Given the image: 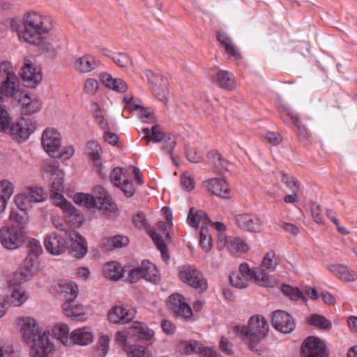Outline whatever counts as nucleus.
Instances as JSON below:
<instances>
[{"label":"nucleus","mask_w":357,"mask_h":357,"mask_svg":"<svg viewBox=\"0 0 357 357\" xmlns=\"http://www.w3.org/2000/svg\"><path fill=\"white\" fill-rule=\"evenodd\" d=\"M99 196L94 197L89 194L77 192L73 197V201L76 204L83 206L88 209L98 208L102 211L106 216L114 213L116 209V205L112 202L111 197L105 189L98 187Z\"/></svg>","instance_id":"nucleus-5"},{"label":"nucleus","mask_w":357,"mask_h":357,"mask_svg":"<svg viewBox=\"0 0 357 357\" xmlns=\"http://www.w3.org/2000/svg\"><path fill=\"white\" fill-rule=\"evenodd\" d=\"M229 251L232 254L245 253L249 250L248 245L240 238H231L227 240Z\"/></svg>","instance_id":"nucleus-40"},{"label":"nucleus","mask_w":357,"mask_h":357,"mask_svg":"<svg viewBox=\"0 0 357 357\" xmlns=\"http://www.w3.org/2000/svg\"><path fill=\"white\" fill-rule=\"evenodd\" d=\"M24 341L30 344V357H52L54 354L49 333H42L36 321L30 317H24Z\"/></svg>","instance_id":"nucleus-2"},{"label":"nucleus","mask_w":357,"mask_h":357,"mask_svg":"<svg viewBox=\"0 0 357 357\" xmlns=\"http://www.w3.org/2000/svg\"><path fill=\"white\" fill-rule=\"evenodd\" d=\"M144 74L151 85L153 95L160 100L165 101L169 93L168 80L160 73H155L151 70H145Z\"/></svg>","instance_id":"nucleus-12"},{"label":"nucleus","mask_w":357,"mask_h":357,"mask_svg":"<svg viewBox=\"0 0 357 357\" xmlns=\"http://www.w3.org/2000/svg\"><path fill=\"white\" fill-rule=\"evenodd\" d=\"M87 151L90 160L93 162L95 166L100 168L102 163L100 155L101 151V147L100 144L95 141L89 142L87 143Z\"/></svg>","instance_id":"nucleus-39"},{"label":"nucleus","mask_w":357,"mask_h":357,"mask_svg":"<svg viewBox=\"0 0 357 357\" xmlns=\"http://www.w3.org/2000/svg\"><path fill=\"white\" fill-rule=\"evenodd\" d=\"M22 269L19 268L13 273L8 280V294L5 303L10 305L20 306L22 304Z\"/></svg>","instance_id":"nucleus-8"},{"label":"nucleus","mask_w":357,"mask_h":357,"mask_svg":"<svg viewBox=\"0 0 357 357\" xmlns=\"http://www.w3.org/2000/svg\"><path fill=\"white\" fill-rule=\"evenodd\" d=\"M279 264L278 258L274 251H268L264 257L261 265L262 266L271 271H274Z\"/></svg>","instance_id":"nucleus-46"},{"label":"nucleus","mask_w":357,"mask_h":357,"mask_svg":"<svg viewBox=\"0 0 357 357\" xmlns=\"http://www.w3.org/2000/svg\"><path fill=\"white\" fill-rule=\"evenodd\" d=\"M199 244L203 250L208 252L212 247V240L211 236L208 233V229L202 226L200 229Z\"/></svg>","instance_id":"nucleus-50"},{"label":"nucleus","mask_w":357,"mask_h":357,"mask_svg":"<svg viewBox=\"0 0 357 357\" xmlns=\"http://www.w3.org/2000/svg\"><path fill=\"white\" fill-rule=\"evenodd\" d=\"M178 276L182 282L200 291L207 289V282L202 273L192 266H183Z\"/></svg>","instance_id":"nucleus-10"},{"label":"nucleus","mask_w":357,"mask_h":357,"mask_svg":"<svg viewBox=\"0 0 357 357\" xmlns=\"http://www.w3.org/2000/svg\"><path fill=\"white\" fill-rule=\"evenodd\" d=\"M63 192L51 194L52 198L56 206H59L66 214L70 217H75L79 225L82 223V217L78 211L64 198Z\"/></svg>","instance_id":"nucleus-22"},{"label":"nucleus","mask_w":357,"mask_h":357,"mask_svg":"<svg viewBox=\"0 0 357 357\" xmlns=\"http://www.w3.org/2000/svg\"><path fill=\"white\" fill-rule=\"evenodd\" d=\"M282 293L289 296L291 300L297 301L301 296V292L297 288H294L289 284H282L281 287Z\"/></svg>","instance_id":"nucleus-57"},{"label":"nucleus","mask_w":357,"mask_h":357,"mask_svg":"<svg viewBox=\"0 0 357 357\" xmlns=\"http://www.w3.org/2000/svg\"><path fill=\"white\" fill-rule=\"evenodd\" d=\"M59 291L66 301H74L78 294V287L73 281H61L59 283Z\"/></svg>","instance_id":"nucleus-31"},{"label":"nucleus","mask_w":357,"mask_h":357,"mask_svg":"<svg viewBox=\"0 0 357 357\" xmlns=\"http://www.w3.org/2000/svg\"><path fill=\"white\" fill-rule=\"evenodd\" d=\"M287 115L290 118L291 122L298 128V137L301 142L307 143L309 142V132L307 129L302 124L298 115L293 112L288 111Z\"/></svg>","instance_id":"nucleus-37"},{"label":"nucleus","mask_w":357,"mask_h":357,"mask_svg":"<svg viewBox=\"0 0 357 357\" xmlns=\"http://www.w3.org/2000/svg\"><path fill=\"white\" fill-rule=\"evenodd\" d=\"M42 169L45 174L50 175L59 176L62 174L61 170L59 169V162L54 160H49L43 164Z\"/></svg>","instance_id":"nucleus-48"},{"label":"nucleus","mask_w":357,"mask_h":357,"mask_svg":"<svg viewBox=\"0 0 357 357\" xmlns=\"http://www.w3.org/2000/svg\"><path fill=\"white\" fill-rule=\"evenodd\" d=\"M151 135L148 142L145 143V146H149L151 142L158 143L165 139V134L162 130L161 127L155 124L151 127Z\"/></svg>","instance_id":"nucleus-51"},{"label":"nucleus","mask_w":357,"mask_h":357,"mask_svg":"<svg viewBox=\"0 0 357 357\" xmlns=\"http://www.w3.org/2000/svg\"><path fill=\"white\" fill-rule=\"evenodd\" d=\"M105 273L110 280H118L123 276V269L119 263L111 261L107 264Z\"/></svg>","instance_id":"nucleus-42"},{"label":"nucleus","mask_w":357,"mask_h":357,"mask_svg":"<svg viewBox=\"0 0 357 357\" xmlns=\"http://www.w3.org/2000/svg\"><path fill=\"white\" fill-rule=\"evenodd\" d=\"M167 307L177 317L189 319L192 315L190 306L180 294H173L169 296Z\"/></svg>","instance_id":"nucleus-16"},{"label":"nucleus","mask_w":357,"mask_h":357,"mask_svg":"<svg viewBox=\"0 0 357 357\" xmlns=\"http://www.w3.org/2000/svg\"><path fill=\"white\" fill-rule=\"evenodd\" d=\"M100 61L91 54H85L79 57L75 61L77 70L83 73H87L97 68Z\"/></svg>","instance_id":"nucleus-25"},{"label":"nucleus","mask_w":357,"mask_h":357,"mask_svg":"<svg viewBox=\"0 0 357 357\" xmlns=\"http://www.w3.org/2000/svg\"><path fill=\"white\" fill-rule=\"evenodd\" d=\"M112 59L121 68H128L132 66L130 56L124 53H116L112 56Z\"/></svg>","instance_id":"nucleus-54"},{"label":"nucleus","mask_w":357,"mask_h":357,"mask_svg":"<svg viewBox=\"0 0 357 357\" xmlns=\"http://www.w3.org/2000/svg\"><path fill=\"white\" fill-rule=\"evenodd\" d=\"M307 323L310 325L321 329L328 330L332 327V324L329 320H328L325 317L317 314H311L307 319Z\"/></svg>","instance_id":"nucleus-44"},{"label":"nucleus","mask_w":357,"mask_h":357,"mask_svg":"<svg viewBox=\"0 0 357 357\" xmlns=\"http://www.w3.org/2000/svg\"><path fill=\"white\" fill-rule=\"evenodd\" d=\"M108 248H120L129 243V238L123 235H116L107 240Z\"/></svg>","instance_id":"nucleus-49"},{"label":"nucleus","mask_w":357,"mask_h":357,"mask_svg":"<svg viewBox=\"0 0 357 357\" xmlns=\"http://www.w3.org/2000/svg\"><path fill=\"white\" fill-rule=\"evenodd\" d=\"M135 314L133 310H126L123 306L115 305L109 311L108 319L114 324H126L134 318Z\"/></svg>","instance_id":"nucleus-21"},{"label":"nucleus","mask_w":357,"mask_h":357,"mask_svg":"<svg viewBox=\"0 0 357 357\" xmlns=\"http://www.w3.org/2000/svg\"><path fill=\"white\" fill-rule=\"evenodd\" d=\"M234 331L237 336L245 342L249 349L259 356L266 355V349L261 345V341L265 335L250 333L245 325H238L234 327Z\"/></svg>","instance_id":"nucleus-9"},{"label":"nucleus","mask_w":357,"mask_h":357,"mask_svg":"<svg viewBox=\"0 0 357 357\" xmlns=\"http://www.w3.org/2000/svg\"><path fill=\"white\" fill-rule=\"evenodd\" d=\"M187 220L188 224L195 228H197L200 222H203L205 225L211 223L209 217L204 211L199 210L193 213V208L190 209Z\"/></svg>","instance_id":"nucleus-36"},{"label":"nucleus","mask_w":357,"mask_h":357,"mask_svg":"<svg viewBox=\"0 0 357 357\" xmlns=\"http://www.w3.org/2000/svg\"><path fill=\"white\" fill-rule=\"evenodd\" d=\"M142 267L144 271V279L153 282L159 280V271L155 266L148 260H143Z\"/></svg>","instance_id":"nucleus-41"},{"label":"nucleus","mask_w":357,"mask_h":357,"mask_svg":"<svg viewBox=\"0 0 357 357\" xmlns=\"http://www.w3.org/2000/svg\"><path fill=\"white\" fill-rule=\"evenodd\" d=\"M213 81L217 86L224 89L232 90L234 86V77L227 70H218L214 75Z\"/></svg>","instance_id":"nucleus-29"},{"label":"nucleus","mask_w":357,"mask_h":357,"mask_svg":"<svg viewBox=\"0 0 357 357\" xmlns=\"http://www.w3.org/2000/svg\"><path fill=\"white\" fill-rule=\"evenodd\" d=\"M176 144V140L174 136H169L167 139H165L163 144V149L168 153L173 162L176 165L177 162L175 160L174 157L173 156V150Z\"/></svg>","instance_id":"nucleus-56"},{"label":"nucleus","mask_w":357,"mask_h":357,"mask_svg":"<svg viewBox=\"0 0 357 357\" xmlns=\"http://www.w3.org/2000/svg\"><path fill=\"white\" fill-rule=\"evenodd\" d=\"M42 145L47 153L52 158H56V153L61 146L60 133L54 128H46L42 135Z\"/></svg>","instance_id":"nucleus-15"},{"label":"nucleus","mask_w":357,"mask_h":357,"mask_svg":"<svg viewBox=\"0 0 357 357\" xmlns=\"http://www.w3.org/2000/svg\"><path fill=\"white\" fill-rule=\"evenodd\" d=\"M214 166L217 172L224 174L229 170V162L222 158L219 153H214Z\"/></svg>","instance_id":"nucleus-53"},{"label":"nucleus","mask_w":357,"mask_h":357,"mask_svg":"<svg viewBox=\"0 0 357 357\" xmlns=\"http://www.w3.org/2000/svg\"><path fill=\"white\" fill-rule=\"evenodd\" d=\"M131 328L136 331V335L141 341L149 342L154 335V331L144 324L136 321Z\"/></svg>","instance_id":"nucleus-38"},{"label":"nucleus","mask_w":357,"mask_h":357,"mask_svg":"<svg viewBox=\"0 0 357 357\" xmlns=\"http://www.w3.org/2000/svg\"><path fill=\"white\" fill-rule=\"evenodd\" d=\"M64 314L72 319H77L85 315L86 309L80 304H75L74 301H65L62 305Z\"/></svg>","instance_id":"nucleus-32"},{"label":"nucleus","mask_w":357,"mask_h":357,"mask_svg":"<svg viewBox=\"0 0 357 357\" xmlns=\"http://www.w3.org/2000/svg\"><path fill=\"white\" fill-rule=\"evenodd\" d=\"M54 28L51 16L30 10L24 14V41L33 45L42 52H54V47L45 42Z\"/></svg>","instance_id":"nucleus-1"},{"label":"nucleus","mask_w":357,"mask_h":357,"mask_svg":"<svg viewBox=\"0 0 357 357\" xmlns=\"http://www.w3.org/2000/svg\"><path fill=\"white\" fill-rule=\"evenodd\" d=\"M54 336L65 346L71 345V333L69 334V328L65 324H59L53 328Z\"/></svg>","instance_id":"nucleus-35"},{"label":"nucleus","mask_w":357,"mask_h":357,"mask_svg":"<svg viewBox=\"0 0 357 357\" xmlns=\"http://www.w3.org/2000/svg\"><path fill=\"white\" fill-rule=\"evenodd\" d=\"M70 237L73 242L71 245V253L77 258L83 257L87 252V245L85 239L76 231L70 233Z\"/></svg>","instance_id":"nucleus-23"},{"label":"nucleus","mask_w":357,"mask_h":357,"mask_svg":"<svg viewBox=\"0 0 357 357\" xmlns=\"http://www.w3.org/2000/svg\"><path fill=\"white\" fill-rule=\"evenodd\" d=\"M217 40L229 56L233 57L235 60L241 59V54L238 49L234 45L231 38L225 33L218 31L217 33Z\"/></svg>","instance_id":"nucleus-24"},{"label":"nucleus","mask_w":357,"mask_h":357,"mask_svg":"<svg viewBox=\"0 0 357 357\" xmlns=\"http://www.w3.org/2000/svg\"><path fill=\"white\" fill-rule=\"evenodd\" d=\"M229 280L230 284L236 288L243 289L249 285L251 280L261 287H274L275 279L259 268H250L247 263L240 264L238 271L232 272Z\"/></svg>","instance_id":"nucleus-4"},{"label":"nucleus","mask_w":357,"mask_h":357,"mask_svg":"<svg viewBox=\"0 0 357 357\" xmlns=\"http://www.w3.org/2000/svg\"><path fill=\"white\" fill-rule=\"evenodd\" d=\"M144 273L142 263L140 266L135 267V268H132L131 271H130L128 280L131 283L137 282L141 278H144Z\"/></svg>","instance_id":"nucleus-58"},{"label":"nucleus","mask_w":357,"mask_h":357,"mask_svg":"<svg viewBox=\"0 0 357 357\" xmlns=\"http://www.w3.org/2000/svg\"><path fill=\"white\" fill-rule=\"evenodd\" d=\"M93 117L95 119L96 123L98 125V126L102 129L106 130L108 128V123L105 119L104 116L102 114V112L99 108L95 109L93 112Z\"/></svg>","instance_id":"nucleus-64"},{"label":"nucleus","mask_w":357,"mask_h":357,"mask_svg":"<svg viewBox=\"0 0 357 357\" xmlns=\"http://www.w3.org/2000/svg\"><path fill=\"white\" fill-rule=\"evenodd\" d=\"M41 102L35 94H30L24 91V115H31L40 110Z\"/></svg>","instance_id":"nucleus-33"},{"label":"nucleus","mask_w":357,"mask_h":357,"mask_svg":"<svg viewBox=\"0 0 357 357\" xmlns=\"http://www.w3.org/2000/svg\"><path fill=\"white\" fill-rule=\"evenodd\" d=\"M236 221L241 229L248 231L259 232L262 229L261 220L254 214H239L236 215Z\"/></svg>","instance_id":"nucleus-18"},{"label":"nucleus","mask_w":357,"mask_h":357,"mask_svg":"<svg viewBox=\"0 0 357 357\" xmlns=\"http://www.w3.org/2000/svg\"><path fill=\"white\" fill-rule=\"evenodd\" d=\"M185 156L190 162L195 163L200 162L202 158V153L193 146H185Z\"/></svg>","instance_id":"nucleus-55"},{"label":"nucleus","mask_w":357,"mask_h":357,"mask_svg":"<svg viewBox=\"0 0 357 357\" xmlns=\"http://www.w3.org/2000/svg\"><path fill=\"white\" fill-rule=\"evenodd\" d=\"M64 190V186H63V180L61 176H58L54 178V181L52 183L51 185V194H54L56 192L60 193L63 192Z\"/></svg>","instance_id":"nucleus-63"},{"label":"nucleus","mask_w":357,"mask_h":357,"mask_svg":"<svg viewBox=\"0 0 357 357\" xmlns=\"http://www.w3.org/2000/svg\"><path fill=\"white\" fill-rule=\"evenodd\" d=\"M331 272L344 282H354L357 279L356 273L347 266L342 264H332L328 267Z\"/></svg>","instance_id":"nucleus-30"},{"label":"nucleus","mask_w":357,"mask_h":357,"mask_svg":"<svg viewBox=\"0 0 357 357\" xmlns=\"http://www.w3.org/2000/svg\"><path fill=\"white\" fill-rule=\"evenodd\" d=\"M0 191L2 193L0 194V195L3 196L6 201V199H9L13 193V185L7 180L1 181L0 183Z\"/></svg>","instance_id":"nucleus-60"},{"label":"nucleus","mask_w":357,"mask_h":357,"mask_svg":"<svg viewBox=\"0 0 357 357\" xmlns=\"http://www.w3.org/2000/svg\"><path fill=\"white\" fill-rule=\"evenodd\" d=\"M100 79L106 87L116 92L124 93L128 89V86L125 81L120 78H113L109 73H101Z\"/></svg>","instance_id":"nucleus-26"},{"label":"nucleus","mask_w":357,"mask_h":357,"mask_svg":"<svg viewBox=\"0 0 357 357\" xmlns=\"http://www.w3.org/2000/svg\"><path fill=\"white\" fill-rule=\"evenodd\" d=\"M245 326L248 328L250 333L265 335L269 328L266 319L260 314L252 316L248 321V325Z\"/></svg>","instance_id":"nucleus-27"},{"label":"nucleus","mask_w":357,"mask_h":357,"mask_svg":"<svg viewBox=\"0 0 357 357\" xmlns=\"http://www.w3.org/2000/svg\"><path fill=\"white\" fill-rule=\"evenodd\" d=\"M28 255L24 259V281L29 280L40 269L38 257L42 253V247L39 241L35 238H25Z\"/></svg>","instance_id":"nucleus-6"},{"label":"nucleus","mask_w":357,"mask_h":357,"mask_svg":"<svg viewBox=\"0 0 357 357\" xmlns=\"http://www.w3.org/2000/svg\"><path fill=\"white\" fill-rule=\"evenodd\" d=\"M123 169L120 167L114 168L110 173L111 182L116 187L121 186V177L123 175Z\"/></svg>","instance_id":"nucleus-62"},{"label":"nucleus","mask_w":357,"mask_h":357,"mask_svg":"<svg viewBox=\"0 0 357 357\" xmlns=\"http://www.w3.org/2000/svg\"><path fill=\"white\" fill-rule=\"evenodd\" d=\"M124 351L128 357H151L150 351L144 346L125 345Z\"/></svg>","instance_id":"nucleus-43"},{"label":"nucleus","mask_w":357,"mask_h":357,"mask_svg":"<svg viewBox=\"0 0 357 357\" xmlns=\"http://www.w3.org/2000/svg\"><path fill=\"white\" fill-rule=\"evenodd\" d=\"M43 79L42 68L33 58L24 59V86L36 88Z\"/></svg>","instance_id":"nucleus-11"},{"label":"nucleus","mask_w":357,"mask_h":357,"mask_svg":"<svg viewBox=\"0 0 357 357\" xmlns=\"http://www.w3.org/2000/svg\"><path fill=\"white\" fill-rule=\"evenodd\" d=\"M7 110L0 105V132L10 134L13 140L18 143L22 141V125L20 121L12 124Z\"/></svg>","instance_id":"nucleus-13"},{"label":"nucleus","mask_w":357,"mask_h":357,"mask_svg":"<svg viewBox=\"0 0 357 357\" xmlns=\"http://www.w3.org/2000/svg\"><path fill=\"white\" fill-rule=\"evenodd\" d=\"M206 186L208 190L215 195L223 199H229L230 197V188L226 181L222 178H211L206 182Z\"/></svg>","instance_id":"nucleus-20"},{"label":"nucleus","mask_w":357,"mask_h":357,"mask_svg":"<svg viewBox=\"0 0 357 357\" xmlns=\"http://www.w3.org/2000/svg\"><path fill=\"white\" fill-rule=\"evenodd\" d=\"M301 357H328L325 344L318 337H308L301 347Z\"/></svg>","instance_id":"nucleus-14"},{"label":"nucleus","mask_w":357,"mask_h":357,"mask_svg":"<svg viewBox=\"0 0 357 357\" xmlns=\"http://www.w3.org/2000/svg\"><path fill=\"white\" fill-rule=\"evenodd\" d=\"M46 196L42 188L38 186L29 187L26 192H24V206L26 202L33 201L34 202H42L45 200ZM27 209L24 206V211Z\"/></svg>","instance_id":"nucleus-34"},{"label":"nucleus","mask_w":357,"mask_h":357,"mask_svg":"<svg viewBox=\"0 0 357 357\" xmlns=\"http://www.w3.org/2000/svg\"><path fill=\"white\" fill-rule=\"evenodd\" d=\"M201 343L196 340L185 341L181 342V348L187 355L198 354Z\"/></svg>","instance_id":"nucleus-52"},{"label":"nucleus","mask_w":357,"mask_h":357,"mask_svg":"<svg viewBox=\"0 0 357 357\" xmlns=\"http://www.w3.org/2000/svg\"><path fill=\"white\" fill-rule=\"evenodd\" d=\"M46 250L54 255H59L66 250V241L64 238L55 233L48 234L44 240Z\"/></svg>","instance_id":"nucleus-19"},{"label":"nucleus","mask_w":357,"mask_h":357,"mask_svg":"<svg viewBox=\"0 0 357 357\" xmlns=\"http://www.w3.org/2000/svg\"><path fill=\"white\" fill-rule=\"evenodd\" d=\"M18 79L13 72L11 63L3 61L0 64V101L13 96L18 86Z\"/></svg>","instance_id":"nucleus-7"},{"label":"nucleus","mask_w":357,"mask_h":357,"mask_svg":"<svg viewBox=\"0 0 357 357\" xmlns=\"http://www.w3.org/2000/svg\"><path fill=\"white\" fill-rule=\"evenodd\" d=\"M149 235L152 240L153 241L157 248L160 251L163 259L165 261L168 259L169 257L167 252V246L165 244L160 234L158 233L155 231L151 230L150 231Z\"/></svg>","instance_id":"nucleus-45"},{"label":"nucleus","mask_w":357,"mask_h":357,"mask_svg":"<svg viewBox=\"0 0 357 357\" xmlns=\"http://www.w3.org/2000/svg\"><path fill=\"white\" fill-rule=\"evenodd\" d=\"M93 340L92 332L87 328H80L71 333V344L85 346Z\"/></svg>","instance_id":"nucleus-28"},{"label":"nucleus","mask_w":357,"mask_h":357,"mask_svg":"<svg viewBox=\"0 0 357 357\" xmlns=\"http://www.w3.org/2000/svg\"><path fill=\"white\" fill-rule=\"evenodd\" d=\"M273 326L282 333H289L295 328L292 317L285 311L276 310L272 315Z\"/></svg>","instance_id":"nucleus-17"},{"label":"nucleus","mask_w":357,"mask_h":357,"mask_svg":"<svg viewBox=\"0 0 357 357\" xmlns=\"http://www.w3.org/2000/svg\"><path fill=\"white\" fill-rule=\"evenodd\" d=\"M14 202L16 208H12L10 211V225L0 229L1 243L8 250H15L22 245V195H17Z\"/></svg>","instance_id":"nucleus-3"},{"label":"nucleus","mask_w":357,"mask_h":357,"mask_svg":"<svg viewBox=\"0 0 357 357\" xmlns=\"http://www.w3.org/2000/svg\"><path fill=\"white\" fill-rule=\"evenodd\" d=\"M118 188L121 189L127 197H131L135 192L133 182L128 179H124L123 182L121 183V186H118Z\"/></svg>","instance_id":"nucleus-59"},{"label":"nucleus","mask_w":357,"mask_h":357,"mask_svg":"<svg viewBox=\"0 0 357 357\" xmlns=\"http://www.w3.org/2000/svg\"><path fill=\"white\" fill-rule=\"evenodd\" d=\"M36 128V122L30 118H24V141L33 133Z\"/></svg>","instance_id":"nucleus-61"},{"label":"nucleus","mask_w":357,"mask_h":357,"mask_svg":"<svg viewBox=\"0 0 357 357\" xmlns=\"http://www.w3.org/2000/svg\"><path fill=\"white\" fill-rule=\"evenodd\" d=\"M109 348V337L107 335H101L99 337L98 346L96 350L97 357H105Z\"/></svg>","instance_id":"nucleus-47"}]
</instances>
